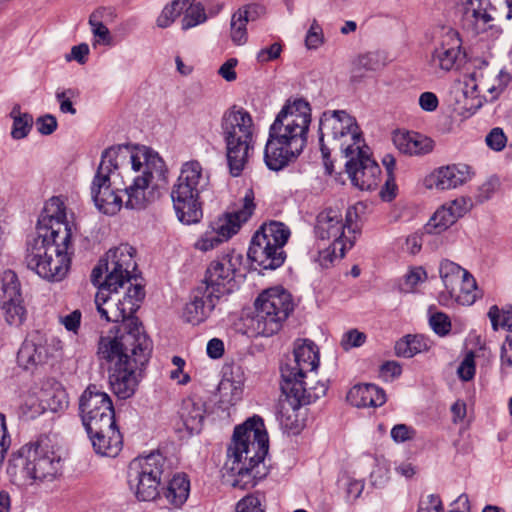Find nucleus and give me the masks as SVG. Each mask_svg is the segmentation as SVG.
Returning <instances> with one entry per match:
<instances>
[{
	"label": "nucleus",
	"instance_id": "nucleus-1",
	"mask_svg": "<svg viewBox=\"0 0 512 512\" xmlns=\"http://www.w3.org/2000/svg\"><path fill=\"white\" fill-rule=\"evenodd\" d=\"M153 344L138 319H131L102 335L97 356L106 367L111 390L120 399L134 395L140 372L148 363Z\"/></svg>",
	"mask_w": 512,
	"mask_h": 512
},
{
	"label": "nucleus",
	"instance_id": "nucleus-2",
	"mask_svg": "<svg viewBox=\"0 0 512 512\" xmlns=\"http://www.w3.org/2000/svg\"><path fill=\"white\" fill-rule=\"evenodd\" d=\"M71 238L64 202L59 197H52L38 220L36 235L27 241V267L43 279L61 281L71 264Z\"/></svg>",
	"mask_w": 512,
	"mask_h": 512
},
{
	"label": "nucleus",
	"instance_id": "nucleus-3",
	"mask_svg": "<svg viewBox=\"0 0 512 512\" xmlns=\"http://www.w3.org/2000/svg\"><path fill=\"white\" fill-rule=\"evenodd\" d=\"M311 106L303 98L288 99L269 128L264 150L266 166L279 171L294 161L307 144Z\"/></svg>",
	"mask_w": 512,
	"mask_h": 512
},
{
	"label": "nucleus",
	"instance_id": "nucleus-4",
	"mask_svg": "<svg viewBox=\"0 0 512 512\" xmlns=\"http://www.w3.org/2000/svg\"><path fill=\"white\" fill-rule=\"evenodd\" d=\"M113 156L114 169L132 175V183L122 190L127 196L125 207L140 210L156 198L155 189L159 181H165L166 166L155 151L145 146L119 145L107 149Z\"/></svg>",
	"mask_w": 512,
	"mask_h": 512
},
{
	"label": "nucleus",
	"instance_id": "nucleus-5",
	"mask_svg": "<svg viewBox=\"0 0 512 512\" xmlns=\"http://www.w3.org/2000/svg\"><path fill=\"white\" fill-rule=\"evenodd\" d=\"M269 439L262 418L254 416L235 427L232 443L228 447L226 467L233 479L231 485L248 489L267 474L264 464Z\"/></svg>",
	"mask_w": 512,
	"mask_h": 512
},
{
	"label": "nucleus",
	"instance_id": "nucleus-6",
	"mask_svg": "<svg viewBox=\"0 0 512 512\" xmlns=\"http://www.w3.org/2000/svg\"><path fill=\"white\" fill-rule=\"evenodd\" d=\"M211 188L210 173L197 160L183 163L171 190L173 208L180 222L195 224L203 217L201 195Z\"/></svg>",
	"mask_w": 512,
	"mask_h": 512
},
{
	"label": "nucleus",
	"instance_id": "nucleus-7",
	"mask_svg": "<svg viewBox=\"0 0 512 512\" xmlns=\"http://www.w3.org/2000/svg\"><path fill=\"white\" fill-rule=\"evenodd\" d=\"M221 134L230 174L237 177L245 169L254 149L251 115L243 108L228 109L221 119Z\"/></svg>",
	"mask_w": 512,
	"mask_h": 512
},
{
	"label": "nucleus",
	"instance_id": "nucleus-8",
	"mask_svg": "<svg viewBox=\"0 0 512 512\" xmlns=\"http://www.w3.org/2000/svg\"><path fill=\"white\" fill-rule=\"evenodd\" d=\"M11 463L33 480L50 481L60 472L61 456L54 441L42 435L22 446L13 455Z\"/></svg>",
	"mask_w": 512,
	"mask_h": 512
},
{
	"label": "nucleus",
	"instance_id": "nucleus-9",
	"mask_svg": "<svg viewBox=\"0 0 512 512\" xmlns=\"http://www.w3.org/2000/svg\"><path fill=\"white\" fill-rule=\"evenodd\" d=\"M290 237V229L282 222L264 223L253 235L248 257L253 264L263 270H275L286 259L284 246Z\"/></svg>",
	"mask_w": 512,
	"mask_h": 512
},
{
	"label": "nucleus",
	"instance_id": "nucleus-10",
	"mask_svg": "<svg viewBox=\"0 0 512 512\" xmlns=\"http://www.w3.org/2000/svg\"><path fill=\"white\" fill-rule=\"evenodd\" d=\"M171 472L170 461L159 451L134 459L129 465L128 483L140 501H151L159 495L161 479Z\"/></svg>",
	"mask_w": 512,
	"mask_h": 512
},
{
	"label": "nucleus",
	"instance_id": "nucleus-11",
	"mask_svg": "<svg viewBox=\"0 0 512 512\" xmlns=\"http://www.w3.org/2000/svg\"><path fill=\"white\" fill-rule=\"evenodd\" d=\"M326 138L344 154L353 153L355 147L365 143L356 119L345 110H328L320 117L319 141L324 158L329 155L324 143Z\"/></svg>",
	"mask_w": 512,
	"mask_h": 512
},
{
	"label": "nucleus",
	"instance_id": "nucleus-12",
	"mask_svg": "<svg viewBox=\"0 0 512 512\" xmlns=\"http://www.w3.org/2000/svg\"><path fill=\"white\" fill-rule=\"evenodd\" d=\"M255 308L253 329L258 335L272 336L281 329L283 322L292 312V296L282 287L269 288L257 297Z\"/></svg>",
	"mask_w": 512,
	"mask_h": 512
},
{
	"label": "nucleus",
	"instance_id": "nucleus-13",
	"mask_svg": "<svg viewBox=\"0 0 512 512\" xmlns=\"http://www.w3.org/2000/svg\"><path fill=\"white\" fill-rule=\"evenodd\" d=\"M113 156H108L107 149L102 153L91 185V196L98 208L104 214L115 215L123 205L122 197L118 192L123 191V175L114 169Z\"/></svg>",
	"mask_w": 512,
	"mask_h": 512
},
{
	"label": "nucleus",
	"instance_id": "nucleus-14",
	"mask_svg": "<svg viewBox=\"0 0 512 512\" xmlns=\"http://www.w3.org/2000/svg\"><path fill=\"white\" fill-rule=\"evenodd\" d=\"M119 287H108L106 281H103L99 291L95 296V304L101 318L107 322H129L131 317L140 307L144 299V288L139 285H131L123 296L119 295Z\"/></svg>",
	"mask_w": 512,
	"mask_h": 512
},
{
	"label": "nucleus",
	"instance_id": "nucleus-15",
	"mask_svg": "<svg viewBox=\"0 0 512 512\" xmlns=\"http://www.w3.org/2000/svg\"><path fill=\"white\" fill-rule=\"evenodd\" d=\"M134 253V248L128 244H121L110 249L106 253V258L92 270V281L95 284L101 283L103 273H105L104 281L108 287H123L130 280L131 273L136 268Z\"/></svg>",
	"mask_w": 512,
	"mask_h": 512
},
{
	"label": "nucleus",
	"instance_id": "nucleus-16",
	"mask_svg": "<svg viewBox=\"0 0 512 512\" xmlns=\"http://www.w3.org/2000/svg\"><path fill=\"white\" fill-rule=\"evenodd\" d=\"M82 423L86 430H92L115 423L114 408L110 396L96 385H89L79 400Z\"/></svg>",
	"mask_w": 512,
	"mask_h": 512
},
{
	"label": "nucleus",
	"instance_id": "nucleus-17",
	"mask_svg": "<svg viewBox=\"0 0 512 512\" xmlns=\"http://www.w3.org/2000/svg\"><path fill=\"white\" fill-rule=\"evenodd\" d=\"M62 350V342L48 339L40 331H32L27 335L17 353V363L25 370L33 371L45 365L56 353Z\"/></svg>",
	"mask_w": 512,
	"mask_h": 512
},
{
	"label": "nucleus",
	"instance_id": "nucleus-18",
	"mask_svg": "<svg viewBox=\"0 0 512 512\" xmlns=\"http://www.w3.org/2000/svg\"><path fill=\"white\" fill-rule=\"evenodd\" d=\"M353 153H345V167L352 184L361 190L375 189L381 179V169L371 158L370 148L364 143L355 147Z\"/></svg>",
	"mask_w": 512,
	"mask_h": 512
},
{
	"label": "nucleus",
	"instance_id": "nucleus-19",
	"mask_svg": "<svg viewBox=\"0 0 512 512\" xmlns=\"http://www.w3.org/2000/svg\"><path fill=\"white\" fill-rule=\"evenodd\" d=\"M241 256L225 253L213 260L207 267L201 286L219 300L232 292L234 274L240 264Z\"/></svg>",
	"mask_w": 512,
	"mask_h": 512
},
{
	"label": "nucleus",
	"instance_id": "nucleus-20",
	"mask_svg": "<svg viewBox=\"0 0 512 512\" xmlns=\"http://www.w3.org/2000/svg\"><path fill=\"white\" fill-rule=\"evenodd\" d=\"M281 389L284 397L278 403L277 419L285 431L297 434L301 428L297 411L310 402V396L306 386L299 383H282Z\"/></svg>",
	"mask_w": 512,
	"mask_h": 512
},
{
	"label": "nucleus",
	"instance_id": "nucleus-21",
	"mask_svg": "<svg viewBox=\"0 0 512 512\" xmlns=\"http://www.w3.org/2000/svg\"><path fill=\"white\" fill-rule=\"evenodd\" d=\"M319 365V351L310 340H297L294 347V360L281 368L283 383H299L306 386L304 377Z\"/></svg>",
	"mask_w": 512,
	"mask_h": 512
},
{
	"label": "nucleus",
	"instance_id": "nucleus-22",
	"mask_svg": "<svg viewBox=\"0 0 512 512\" xmlns=\"http://www.w3.org/2000/svg\"><path fill=\"white\" fill-rule=\"evenodd\" d=\"M347 219L336 208H326L316 218L315 234L320 240L340 241L353 246L354 236L347 235Z\"/></svg>",
	"mask_w": 512,
	"mask_h": 512
},
{
	"label": "nucleus",
	"instance_id": "nucleus-23",
	"mask_svg": "<svg viewBox=\"0 0 512 512\" xmlns=\"http://www.w3.org/2000/svg\"><path fill=\"white\" fill-rule=\"evenodd\" d=\"M474 176L471 166L464 163L441 166L425 178L429 189L450 190L464 185Z\"/></svg>",
	"mask_w": 512,
	"mask_h": 512
},
{
	"label": "nucleus",
	"instance_id": "nucleus-24",
	"mask_svg": "<svg viewBox=\"0 0 512 512\" xmlns=\"http://www.w3.org/2000/svg\"><path fill=\"white\" fill-rule=\"evenodd\" d=\"M462 41L455 30H447L434 48L429 65L435 71L449 72L461 56Z\"/></svg>",
	"mask_w": 512,
	"mask_h": 512
},
{
	"label": "nucleus",
	"instance_id": "nucleus-25",
	"mask_svg": "<svg viewBox=\"0 0 512 512\" xmlns=\"http://www.w3.org/2000/svg\"><path fill=\"white\" fill-rule=\"evenodd\" d=\"M255 207L253 191L248 190L242 199L241 207L223 214L215 222L214 227L226 241L238 233L241 226L251 218Z\"/></svg>",
	"mask_w": 512,
	"mask_h": 512
},
{
	"label": "nucleus",
	"instance_id": "nucleus-26",
	"mask_svg": "<svg viewBox=\"0 0 512 512\" xmlns=\"http://www.w3.org/2000/svg\"><path fill=\"white\" fill-rule=\"evenodd\" d=\"M219 301L204 290L203 286H198L192 291L190 301L183 309L182 317L192 325L201 324L210 317Z\"/></svg>",
	"mask_w": 512,
	"mask_h": 512
},
{
	"label": "nucleus",
	"instance_id": "nucleus-27",
	"mask_svg": "<svg viewBox=\"0 0 512 512\" xmlns=\"http://www.w3.org/2000/svg\"><path fill=\"white\" fill-rule=\"evenodd\" d=\"M86 431L97 454L115 457L121 451L122 435L116 426V422L113 425H107V428L103 425Z\"/></svg>",
	"mask_w": 512,
	"mask_h": 512
},
{
	"label": "nucleus",
	"instance_id": "nucleus-28",
	"mask_svg": "<svg viewBox=\"0 0 512 512\" xmlns=\"http://www.w3.org/2000/svg\"><path fill=\"white\" fill-rule=\"evenodd\" d=\"M467 211L464 198L455 199L435 211L425 226L430 234H440L453 225Z\"/></svg>",
	"mask_w": 512,
	"mask_h": 512
},
{
	"label": "nucleus",
	"instance_id": "nucleus-29",
	"mask_svg": "<svg viewBox=\"0 0 512 512\" xmlns=\"http://www.w3.org/2000/svg\"><path fill=\"white\" fill-rule=\"evenodd\" d=\"M347 400L355 407H379L386 402V395L374 384H358L349 390Z\"/></svg>",
	"mask_w": 512,
	"mask_h": 512
},
{
	"label": "nucleus",
	"instance_id": "nucleus-30",
	"mask_svg": "<svg viewBox=\"0 0 512 512\" xmlns=\"http://www.w3.org/2000/svg\"><path fill=\"white\" fill-rule=\"evenodd\" d=\"M204 406L201 402H196L192 398H186L182 401L179 409V416L189 433H199L204 421Z\"/></svg>",
	"mask_w": 512,
	"mask_h": 512
},
{
	"label": "nucleus",
	"instance_id": "nucleus-31",
	"mask_svg": "<svg viewBox=\"0 0 512 512\" xmlns=\"http://www.w3.org/2000/svg\"><path fill=\"white\" fill-rule=\"evenodd\" d=\"M190 481L186 474L178 473L168 482L163 489V495L174 507H181L188 499Z\"/></svg>",
	"mask_w": 512,
	"mask_h": 512
},
{
	"label": "nucleus",
	"instance_id": "nucleus-32",
	"mask_svg": "<svg viewBox=\"0 0 512 512\" xmlns=\"http://www.w3.org/2000/svg\"><path fill=\"white\" fill-rule=\"evenodd\" d=\"M478 91L483 96V103L494 101L507 85L508 75H499L492 78L483 71L478 70Z\"/></svg>",
	"mask_w": 512,
	"mask_h": 512
},
{
	"label": "nucleus",
	"instance_id": "nucleus-33",
	"mask_svg": "<svg viewBox=\"0 0 512 512\" xmlns=\"http://www.w3.org/2000/svg\"><path fill=\"white\" fill-rule=\"evenodd\" d=\"M439 274L449 296L468 275V271L450 260H443L439 266Z\"/></svg>",
	"mask_w": 512,
	"mask_h": 512
},
{
	"label": "nucleus",
	"instance_id": "nucleus-34",
	"mask_svg": "<svg viewBox=\"0 0 512 512\" xmlns=\"http://www.w3.org/2000/svg\"><path fill=\"white\" fill-rule=\"evenodd\" d=\"M430 348V340L423 335H407L395 344V353L400 357L411 358Z\"/></svg>",
	"mask_w": 512,
	"mask_h": 512
},
{
	"label": "nucleus",
	"instance_id": "nucleus-35",
	"mask_svg": "<svg viewBox=\"0 0 512 512\" xmlns=\"http://www.w3.org/2000/svg\"><path fill=\"white\" fill-rule=\"evenodd\" d=\"M448 297L463 306L474 304L477 298L480 297V292L472 274L468 272V275L461 280V284L458 285V288Z\"/></svg>",
	"mask_w": 512,
	"mask_h": 512
},
{
	"label": "nucleus",
	"instance_id": "nucleus-36",
	"mask_svg": "<svg viewBox=\"0 0 512 512\" xmlns=\"http://www.w3.org/2000/svg\"><path fill=\"white\" fill-rule=\"evenodd\" d=\"M1 309L9 325L19 326L26 319L27 310L22 296L2 298Z\"/></svg>",
	"mask_w": 512,
	"mask_h": 512
},
{
	"label": "nucleus",
	"instance_id": "nucleus-37",
	"mask_svg": "<svg viewBox=\"0 0 512 512\" xmlns=\"http://www.w3.org/2000/svg\"><path fill=\"white\" fill-rule=\"evenodd\" d=\"M465 11L464 17L466 21H470L475 25L482 23L487 24L492 18L488 13V9L492 7V0H462Z\"/></svg>",
	"mask_w": 512,
	"mask_h": 512
},
{
	"label": "nucleus",
	"instance_id": "nucleus-38",
	"mask_svg": "<svg viewBox=\"0 0 512 512\" xmlns=\"http://www.w3.org/2000/svg\"><path fill=\"white\" fill-rule=\"evenodd\" d=\"M462 93L467 101L465 107L473 113L483 105V96L478 91V77L477 72L474 71L470 74L463 76Z\"/></svg>",
	"mask_w": 512,
	"mask_h": 512
},
{
	"label": "nucleus",
	"instance_id": "nucleus-39",
	"mask_svg": "<svg viewBox=\"0 0 512 512\" xmlns=\"http://www.w3.org/2000/svg\"><path fill=\"white\" fill-rule=\"evenodd\" d=\"M10 116L13 119L11 136L14 139L25 138L32 128V116L28 113H22L19 105H15L12 108Z\"/></svg>",
	"mask_w": 512,
	"mask_h": 512
},
{
	"label": "nucleus",
	"instance_id": "nucleus-40",
	"mask_svg": "<svg viewBox=\"0 0 512 512\" xmlns=\"http://www.w3.org/2000/svg\"><path fill=\"white\" fill-rule=\"evenodd\" d=\"M236 512H266V496L262 492H254L240 499Z\"/></svg>",
	"mask_w": 512,
	"mask_h": 512
},
{
	"label": "nucleus",
	"instance_id": "nucleus-41",
	"mask_svg": "<svg viewBox=\"0 0 512 512\" xmlns=\"http://www.w3.org/2000/svg\"><path fill=\"white\" fill-rule=\"evenodd\" d=\"M349 244L340 241L331 242V244L319 251L318 262L322 267H328L334 259L343 258L347 249H350Z\"/></svg>",
	"mask_w": 512,
	"mask_h": 512
},
{
	"label": "nucleus",
	"instance_id": "nucleus-42",
	"mask_svg": "<svg viewBox=\"0 0 512 512\" xmlns=\"http://www.w3.org/2000/svg\"><path fill=\"white\" fill-rule=\"evenodd\" d=\"M207 19L205 9L201 3H194L187 8L182 19V29L187 30L204 23Z\"/></svg>",
	"mask_w": 512,
	"mask_h": 512
},
{
	"label": "nucleus",
	"instance_id": "nucleus-43",
	"mask_svg": "<svg viewBox=\"0 0 512 512\" xmlns=\"http://www.w3.org/2000/svg\"><path fill=\"white\" fill-rule=\"evenodd\" d=\"M225 241L223 237L218 233L216 227H212L211 230L204 232L198 240L195 242L194 247L197 250L207 252L216 248L220 243Z\"/></svg>",
	"mask_w": 512,
	"mask_h": 512
},
{
	"label": "nucleus",
	"instance_id": "nucleus-44",
	"mask_svg": "<svg viewBox=\"0 0 512 512\" xmlns=\"http://www.w3.org/2000/svg\"><path fill=\"white\" fill-rule=\"evenodd\" d=\"M2 290H3L2 298L22 296L21 289H20V282H19L18 277L14 271L6 270L3 272Z\"/></svg>",
	"mask_w": 512,
	"mask_h": 512
},
{
	"label": "nucleus",
	"instance_id": "nucleus-45",
	"mask_svg": "<svg viewBox=\"0 0 512 512\" xmlns=\"http://www.w3.org/2000/svg\"><path fill=\"white\" fill-rule=\"evenodd\" d=\"M488 316L494 330H497L498 327H502L512 332V311H500L499 308L494 305L490 307Z\"/></svg>",
	"mask_w": 512,
	"mask_h": 512
},
{
	"label": "nucleus",
	"instance_id": "nucleus-46",
	"mask_svg": "<svg viewBox=\"0 0 512 512\" xmlns=\"http://www.w3.org/2000/svg\"><path fill=\"white\" fill-rule=\"evenodd\" d=\"M429 324L433 331L439 336H446L451 330L450 318L443 312L432 314L429 318Z\"/></svg>",
	"mask_w": 512,
	"mask_h": 512
},
{
	"label": "nucleus",
	"instance_id": "nucleus-47",
	"mask_svg": "<svg viewBox=\"0 0 512 512\" xmlns=\"http://www.w3.org/2000/svg\"><path fill=\"white\" fill-rule=\"evenodd\" d=\"M247 23L238 18L237 14L232 15L231 19V39L236 45H243L247 41Z\"/></svg>",
	"mask_w": 512,
	"mask_h": 512
},
{
	"label": "nucleus",
	"instance_id": "nucleus-48",
	"mask_svg": "<svg viewBox=\"0 0 512 512\" xmlns=\"http://www.w3.org/2000/svg\"><path fill=\"white\" fill-rule=\"evenodd\" d=\"M78 91L75 89H67L56 92V99L59 103V108L62 113L76 114V109L71 101L72 98L78 96Z\"/></svg>",
	"mask_w": 512,
	"mask_h": 512
},
{
	"label": "nucleus",
	"instance_id": "nucleus-49",
	"mask_svg": "<svg viewBox=\"0 0 512 512\" xmlns=\"http://www.w3.org/2000/svg\"><path fill=\"white\" fill-rule=\"evenodd\" d=\"M426 279V271L422 267L411 269L404 278L401 289L404 292H411L415 286Z\"/></svg>",
	"mask_w": 512,
	"mask_h": 512
},
{
	"label": "nucleus",
	"instance_id": "nucleus-50",
	"mask_svg": "<svg viewBox=\"0 0 512 512\" xmlns=\"http://www.w3.org/2000/svg\"><path fill=\"white\" fill-rule=\"evenodd\" d=\"M485 142L490 149L499 152L506 147L507 137L501 128L495 127L487 134Z\"/></svg>",
	"mask_w": 512,
	"mask_h": 512
},
{
	"label": "nucleus",
	"instance_id": "nucleus-51",
	"mask_svg": "<svg viewBox=\"0 0 512 512\" xmlns=\"http://www.w3.org/2000/svg\"><path fill=\"white\" fill-rule=\"evenodd\" d=\"M266 12V9L263 5L260 4H249L240 8L235 14H237L238 18H242V20L246 23L256 21L260 17H262Z\"/></svg>",
	"mask_w": 512,
	"mask_h": 512
},
{
	"label": "nucleus",
	"instance_id": "nucleus-52",
	"mask_svg": "<svg viewBox=\"0 0 512 512\" xmlns=\"http://www.w3.org/2000/svg\"><path fill=\"white\" fill-rule=\"evenodd\" d=\"M475 370V355L470 351L465 355L464 359L460 363L457 373L460 379L463 381H469L473 379Z\"/></svg>",
	"mask_w": 512,
	"mask_h": 512
},
{
	"label": "nucleus",
	"instance_id": "nucleus-53",
	"mask_svg": "<svg viewBox=\"0 0 512 512\" xmlns=\"http://www.w3.org/2000/svg\"><path fill=\"white\" fill-rule=\"evenodd\" d=\"M366 338L365 333L360 332L357 329H351L343 334L341 347L346 351L354 347H360L365 343Z\"/></svg>",
	"mask_w": 512,
	"mask_h": 512
},
{
	"label": "nucleus",
	"instance_id": "nucleus-54",
	"mask_svg": "<svg viewBox=\"0 0 512 512\" xmlns=\"http://www.w3.org/2000/svg\"><path fill=\"white\" fill-rule=\"evenodd\" d=\"M433 149L432 141L419 133L414 132L409 149V155H419L430 152Z\"/></svg>",
	"mask_w": 512,
	"mask_h": 512
},
{
	"label": "nucleus",
	"instance_id": "nucleus-55",
	"mask_svg": "<svg viewBox=\"0 0 512 512\" xmlns=\"http://www.w3.org/2000/svg\"><path fill=\"white\" fill-rule=\"evenodd\" d=\"M10 445L11 436L7 428L6 417L0 413V465L4 461Z\"/></svg>",
	"mask_w": 512,
	"mask_h": 512
},
{
	"label": "nucleus",
	"instance_id": "nucleus-56",
	"mask_svg": "<svg viewBox=\"0 0 512 512\" xmlns=\"http://www.w3.org/2000/svg\"><path fill=\"white\" fill-rule=\"evenodd\" d=\"M322 43H323L322 29L314 21L306 34L305 45L308 49H317Z\"/></svg>",
	"mask_w": 512,
	"mask_h": 512
},
{
	"label": "nucleus",
	"instance_id": "nucleus-57",
	"mask_svg": "<svg viewBox=\"0 0 512 512\" xmlns=\"http://www.w3.org/2000/svg\"><path fill=\"white\" fill-rule=\"evenodd\" d=\"M179 15L178 8L171 2V4L164 7L157 18V25L161 28H166L170 26Z\"/></svg>",
	"mask_w": 512,
	"mask_h": 512
},
{
	"label": "nucleus",
	"instance_id": "nucleus-58",
	"mask_svg": "<svg viewBox=\"0 0 512 512\" xmlns=\"http://www.w3.org/2000/svg\"><path fill=\"white\" fill-rule=\"evenodd\" d=\"M281 52L282 45L276 42L268 47L262 48L257 54V60L260 63H267L279 58Z\"/></svg>",
	"mask_w": 512,
	"mask_h": 512
},
{
	"label": "nucleus",
	"instance_id": "nucleus-59",
	"mask_svg": "<svg viewBox=\"0 0 512 512\" xmlns=\"http://www.w3.org/2000/svg\"><path fill=\"white\" fill-rule=\"evenodd\" d=\"M81 318V311L76 309L65 316H61L60 323L66 328V330L77 334L80 328Z\"/></svg>",
	"mask_w": 512,
	"mask_h": 512
},
{
	"label": "nucleus",
	"instance_id": "nucleus-60",
	"mask_svg": "<svg viewBox=\"0 0 512 512\" xmlns=\"http://www.w3.org/2000/svg\"><path fill=\"white\" fill-rule=\"evenodd\" d=\"M413 134L414 132L400 130L394 132L393 143L400 152L404 154L409 153Z\"/></svg>",
	"mask_w": 512,
	"mask_h": 512
},
{
	"label": "nucleus",
	"instance_id": "nucleus-61",
	"mask_svg": "<svg viewBox=\"0 0 512 512\" xmlns=\"http://www.w3.org/2000/svg\"><path fill=\"white\" fill-rule=\"evenodd\" d=\"M418 512H444L442 501L438 495H428L426 500H421Z\"/></svg>",
	"mask_w": 512,
	"mask_h": 512
},
{
	"label": "nucleus",
	"instance_id": "nucleus-62",
	"mask_svg": "<svg viewBox=\"0 0 512 512\" xmlns=\"http://www.w3.org/2000/svg\"><path fill=\"white\" fill-rule=\"evenodd\" d=\"M377 61L372 54L361 55L357 58L354 63V69L359 72L361 75L362 70L364 71H374L377 69Z\"/></svg>",
	"mask_w": 512,
	"mask_h": 512
},
{
	"label": "nucleus",
	"instance_id": "nucleus-63",
	"mask_svg": "<svg viewBox=\"0 0 512 512\" xmlns=\"http://www.w3.org/2000/svg\"><path fill=\"white\" fill-rule=\"evenodd\" d=\"M37 128L42 135H50L57 128V120L53 115H45L43 117L38 118Z\"/></svg>",
	"mask_w": 512,
	"mask_h": 512
},
{
	"label": "nucleus",
	"instance_id": "nucleus-64",
	"mask_svg": "<svg viewBox=\"0 0 512 512\" xmlns=\"http://www.w3.org/2000/svg\"><path fill=\"white\" fill-rule=\"evenodd\" d=\"M237 63L238 61L236 58L228 59L220 66L218 70L219 75L228 82L236 80L237 74L235 72V67L237 66Z\"/></svg>",
	"mask_w": 512,
	"mask_h": 512
}]
</instances>
